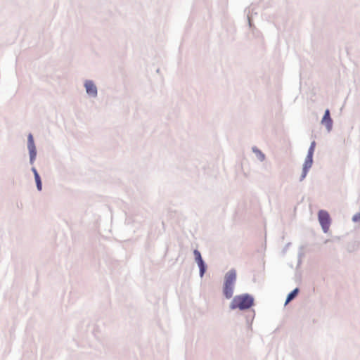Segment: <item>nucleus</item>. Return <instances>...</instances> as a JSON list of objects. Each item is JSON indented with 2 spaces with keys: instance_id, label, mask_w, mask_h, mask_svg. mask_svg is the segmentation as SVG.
Returning a JSON list of instances; mask_svg holds the SVG:
<instances>
[{
  "instance_id": "nucleus-1",
  "label": "nucleus",
  "mask_w": 360,
  "mask_h": 360,
  "mask_svg": "<svg viewBox=\"0 0 360 360\" xmlns=\"http://www.w3.org/2000/svg\"><path fill=\"white\" fill-rule=\"evenodd\" d=\"M253 304V298L249 295H241L236 296L231 304V308L233 309H249Z\"/></svg>"
},
{
  "instance_id": "nucleus-2",
  "label": "nucleus",
  "mask_w": 360,
  "mask_h": 360,
  "mask_svg": "<svg viewBox=\"0 0 360 360\" xmlns=\"http://www.w3.org/2000/svg\"><path fill=\"white\" fill-rule=\"evenodd\" d=\"M319 221L324 232H327L329 229L330 219L329 214L325 210L319 212Z\"/></svg>"
},
{
  "instance_id": "nucleus-3",
  "label": "nucleus",
  "mask_w": 360,
  "mask_h": 360,
  "mask_svg": "<svg viewBox=\"0 0 360 360\" xmlns=\"http://www.w3.org/2000/svg\"><path fill=\"white\" fill-rule=\"evenodd\" d=\"M193 254H194V256L195 258V261L197 262V263L200 267V275L202 276L205 271V269L204 262L201 257L200 252L198 250H194Z\"/></svg>"
},
{
  "instance_id": "nucleus-4",
  "label": "nucleus",
  "mask_w": 360,
  "mask_h": 360,
  "mask_svg": "<svg viewBox=\"0 0 360 360\" xmlns=\"http://www.w3.org/2000/svg\"><path fill=\"white\" fill-rule=\"evenodd\" d=\"M321 122L323 124H324L328 131H330L332 128L333 125V121L332 119L330 117V111L329 110H326L325 111V114L323 115V117L321 120Z\"/></svg>"
},
{
  "instance_id": "nucleus-5",
  "label": "nucleus",
  "mask_w": 360,
  "mask_h": 360,
  "mask_svg": "<svg viewBox=\"0 0 360 360\" xmlns=\"http://www.w3.org/2000/svg\"><path fill=\"white\" fill-rule=\"evenodd\" d=\"M28 149L30 150V159L32 160L36 156V150L32 134L28 136Z\"/></svg>"
},
{
  "instance_id": "nucleus-6",
  "label": "nucleus",
  "mask_w": 360,
  "mask_h": 360,
  "mask_svg": "<svg viewBox=\"0 0 360 360\" xmlns=\"http://www.w3.org/2000/svg\"><path fill=\"white\" fill-rule=\"evenodd\" d=\"M236 278V271H233V270L230 271L226 274L224 284L233 286Z\"/></svg>"
},
{
  "instance_id": "nucleus-7",
  "label": "nucleus",
  "mask_w": 360,
  "mask_h": 360,
  "mask_svg": "<svg viewBox=\"0 0 360 360\" xmlns=\"http://www.w3.org/2000/svg\"><path fill=\"white\" fill-rule=\"evenodd\" d=\"M86 90L88 94L96 96L97 94V89L91 81H87L85 83Z\"/></svg>"
},
{
  "instance_id": "nucleus-8",
  "label": "nucleus",
  "mask_w": 360,
  "mask_h": 360,
  "mask_svg": "<svg viewBox=\"0 0 360 360\" xmlns=\"http://www.w3.org/2000/svg\"><path fill=\"white\" fill-rule=\"evenodd\" d=\"M313 156L307 155L303 166V173L302 175V179H303L308 172V169L311 167L312 165V160Z\"/></svg>"
},
{
  "instance_id": "nucleus-9",
  "label": "nucleus",
  "mask_w": 360,
  "mask_h": 360,
  "mask_svg": "<svg viewBox=\"0 0 360 360\" xmlns=\"http://www.w3.org/2000/svg\"><path fill=\"white\" fill-rule=\"evenodd\" d=\"M233 286L224 284V294L226 298L229 299L233 295Z\"/></svg>"
},
{
  "instance_id": "nucleus-10",
  "label": "nucleus",
  "mask_w": 360,
  "mask_h": 360,
  "mask_svg": "<svg viewBox=\"0 0 360 360\" xmlns=\"http://www.w3.org/2000/svg\"><path fill=\"white\" fill-rule=\"evenodd\" d=\"M298 289L296 288L294 290H292L288 295L285 302V304L288 303L290 300H292L297 294Z\"/></svg>"
},
{
  "instance_id": "nucleus-11",
  "label": "nucleus",
  "mask_w": 360,
  "mask_h": 360,
  "mask_svg": "<svg viewBox=\"0 0 360 360\" xmlns=\"http://www.w3.org/2000/svg\"><path fill=\"white\" fill-rule=\"evenodd\" d=\"M34 178H35L37 189L39 191H41V188H42V185H41V179H40L39 174H36V176Z\"/></svg>"
},
{
  "instance_id": "nucleus-12",
  "label": "nucleus",
  "mask_w": 360,
  "mask_h": 360,
  "mask_svg": "<svg viewBox=\"0 0 360 360\" xmlns=\"http://www.w3.org/2000/svg\"><path fill=\"white\" fill-rule=\"evenodd\" d=\"M315 146H316V143H315V141H313L311 143V146H310V147L309 148V151H308L307 155L313 156V154H314V149H315Z\"/></svg>"
},
{
  "instance_id": "nucleus-13",
  "label": "nucleus",
  "mask_w": 360,
  "mask_h": 360,
  "mask_svg": "<svg viewBox=\"0 0 360 360\" xmlns=\"http://www.w3.org/2000/svg\"><path fill=\"white\" fill-rule=\"evenodd\" d=\"M352 219L355 222L359 221H360V213H357V214H354Z\"/></svg>"
},
{
  "instance_id": "nucleus-14",
  "label": "nucleus",
  "mask_w": 360,
  "mask_h": 360,
  "mask_svg": "<svg viewBox=\"0 0 360 360\" xmlns=\"http://www.w3.org/2000/svg\"><path fill=\"white\" fill-rule=\"evenodd\" d=\"M33 173L34 174V177L36 176V174H38L37 169L35 168H32Z\"/></svg>"
},
{
  "instance_id": "nucleus-15",
  "label": "nucleus",
  "mask_w": 360,
  "mask_h": 360,
  "mask_svg": "<svg viewBox=\"0 0 360 360\" xmlns=\"http://www.w3.org/2000/svg\"><path fill=\"white\" fill-rule=\"evenodd\" d=\"M261 155V160H263L264 158V155L263 154H260Z\"/></svg>"
}]
</instances>
